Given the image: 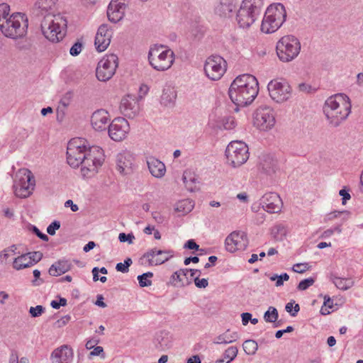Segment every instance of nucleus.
<instances>
[{
	"mask_svg": "<svg viewBox=\"0 0 363 363\" xmlns=\"http://www.w3.org/2000/svg\"><path fill=\"white\" fill-rule=\"evenodd\" d=\"M9 363H18V354L16 350L11 351Z\"/></svg>",
	"mask_w": 363,
	"mask_h": 363,
	"instance_id": "obj_57",
	"label": "nucleus"
},
{
	"mask_svg": "<svg viewBox=\"0 0 363 363\" xmlns=\"http://www.w3.org/2000/svg\"><path fill=\"white\" fill-rule=\"evenodd\" d=\"M235 9V5L228 1H220L215 7V13L221 17H228Z\"/></svg>",
	"mask_w": 363,
	"mask_h": 363,
	"instance_id": "obj_31",
	"label": "nucleus"
},
{
	"mask_svg": "<svg viewBox=\"0 0 363 363\" xmlns=\"http://www.w3.org/2000/svg\"><path fill=\"white\" fill-rule=\"evenodd\" d=\"M72 264L66 259H60L52 264L49 268L48 273L50 276L57 277L69 271Z\"/></svg>",
	"mask_w": 363,
	"mask_h": 363,
	"instance_id": "obj_29",
	"label": "nucleus"
},
{
	"mask_svg": "<svg viewBox=\"0 0 363 363\" xmlns=\"http://www.w3.org/2000/svg\"><path fill=\"white\" fill-rule=\"evenodd\" d=\"M298 89L301 91L309 93L311 90V86L309 84L302 83L299 84Z\"/></svg>",
	"mask_w": 363,
	"mask_h": 363,
	"instance_id": "obj_63",
	"label": "nucleus"
},
{
	"mask_svg": "<svg viewBox=\"0 0 363 363\" xmlns=\"http://www.w3.org/2000/svg\"><path fill=\"white\" fill-rule=\"evenodd\" d=\"M60 228V223L57 220L53 221L47 228V232L50 235H54L55 231Z\"/></svg>",
	"mask_w": 363,
	"mask_h": 363,
	"instance_id": "obj_51",
	"label": "nucleus"
},
{
	"mask_svg": "<svg viewBox=\"0 0 363 363\" xmlns=\"http://www.w3.org/2000/svg\"><path fill=\"white\" fill-rule=\"evenodd\" d=\"M10 6L7 4H0V30L6 38L21 39L28 33V19L21 12L9 15Z\"/></svg>",
	"mask_w": 363,
	"mask_h": 363,
	"instance_id": "obj_3",
	"label": "nucleus"
},
{
	"mask_svg": "<svg viewBox=\"0 0 363 363\" xmlns=\"http://www.w3.org/2000/svg\"><path fill=\"white\" fill-rule=\"evenodd\" d=\"M259 169L262 172L273 176L277 170V161L272 155H262L259 157Z\"/></svg>",
	"mask_w": 363,
	"mask_h": 363,
	"instance_id": "obj_25",
	"label": "nucleus"
},
{
	"mask_svg": "<svg viewBox=\"0 0 363 363\" xmlns=\"http://www.w3.org/2000/svg\"><path fill=\"white\" fill-rule=\"evenodd\" d=\"M339 194L342 196V203L344 204L347 200L350 199V195L348 192H347L344 189H341L339 192Z\"/></svg>",
	"mask_w": 363,
	"mask_h": 363,
	"instance_id": "obj_64",
	"label": "nucleus"
},
{
	"mask_svg": "<svg viewBox=\"0 0 363 363\" xmlns=\"http://www.w3.org/2000/svg\"><path fill=\"white\" fill-rule=\"evenodd\" d=\"M242 322L243 325H247L248 322L251 320L252 314L250 313H243L241 315Z\"/></svg>",
	"mask_w": 363,
	"mask_h": 363,
	"instance_id": "obj_61",
	"label": "nucleus"
},
{
	"mask_svg": "<svg viewBox=\"0 0 363 363\" xmlns=\"http://www.w3.org/2000/svg\"><path fill=\"white\" fill-rule=\"evenodd\" d=\"M351 107L349 97L339 94L328 97L323 109L328 124L337 128L348 118L351 113Z\"/></svg>",
	"mask_w": 363,
	"mask_h": 363,
	"instance_id": "obj_5",
	"label": "nucleus"
},
{
	"mask_svg": "<svg viewBox=\"0 0 363 363\" xmlns=\"http://www.w3.org/2000/svg\"><path fill=\"white\" fill-rule=\"evenodd\" d=\"M247 145L242 141H232L227 146L225 155L228 162L234 167H240L249 158Z\"/></svg>",
	"mask_w": 363,
	"mask_h": 363,
	"instance_id": "obj_10",
	"label": "nucleus"
},
{
	"mask_svg": "<svg viewBox=\"0 0 363 363\" xmlns=\"http://www.w3.org/2000/svg\"><path fill=\"white\" fill-rule=\"evenodd\" d=\"M194 206V203L190 199H184L177 203L175 211L180 213L182 215L189 213L192 211Z\"/></svg>",
	"mask_w": 363,
	"mask_h": 363,
	"instance_id": "obj_34",
	"label": "nucleus"
},
{
	"mask_svg": "<svg viewBox=\"0 0 363 363\" xmlns=\"http://www.w3.org/2000/svg\"><path fill=\"white\" fill-rule=\"evenodd\" d=\"M177 99V91L170 85H166L162 90L160 102L165 106H173Z\"/></svg>",
	"mask_w": 363,
	"mask_h": 363,
	"instance_id": "obj_30",
	"label": "nucleus"
},
{
	"mask_svg": "<svg viewBox=\"0 0 363 363\" xmlns=\"http://www.w3.org/2000/svg\"><path fill=\"white\" fill-rule=\"evenodd\" d=\"M184 248L190 250H199V245H197L194 240H189L184 245Z\"/></svg>",
	"mask_w": 363,
	"mask_h": 363,
	"instance_id": "obj_56",
	"label": "nucleus"
},
{
	"mask_svg": "<svg viewBox=\"0 0 363 363\" xmlns=\"http://www.w3.org/2000/svg\"><path fill=\"white\" fill-rule=\"evenodd\" d=\"M13 268L20 270L32 266V262L29 255L24 254L15 258L13 262Z\"/></svg>",
	"mask_w": 363,
	"mask_h": 363,
	"instance_id": "obj_35",
	"label": "nucleus"
},
{
	"mask_svg": "<svg viewBox=\"0 0 363 363\" xmlns=\"http://www.w3.org/2000/svg\"><path fill=\"white\" fill-rule=\"evenodd\" d=\"M133 262L130 258H126L124 263L119 262L116 264V269L118 272L126 273L128 272L129 267L132 264Z\"/></svg>",
	"mask_w": 363,
	"mask_h": 363,
	"instance_id": "obj_42",
	"label": "nucleus"
},
{
	"mask_svg": "<svg viewBox=\"0 0 363 363\" xmlns=\"http://www.w3.org/2000/svg\"><path fill=\"white\" fill-rule=\"evenodd\" d=\"M264 318L266 322H269V323L276 322L278 318L277 310L274 307L270 306L269 308L268 311H267L264 313Z\"/></svg>",
	"mask_w": 363,
	"mask_h": 363,
	"instance_id": "obj_40",
	"label": "nucleus"
},
{
	"mask_svg": "<svg viewBox=\"0 0 363 363\" xmlns=\"http://www.w3.org/2000/svg\"><path fill=\"white\" fill-rule=\"evenodd\" d=\"M247 244L246 235L242 232L234 231L225 239V249L230 252L244 250L247 247Z\"/></svg>",
	"mask_w": 363,
	"mask_h": 363,
	"instance_id": "obj_17",
	"label": "nucleus"
},
{
	"mask_svg": "<svg viewBox=\"0 0 363 363\" xmlns=\"http://www.w3.org/2000/svg\"><path fill=\"white\" fill-rule=\"evenodd\" d=\"M59 0H36L33 13L43 17L40 28L44 36L53 43L59 42L65 35L67 21L60 13L55 14L58 9Z\"/></svg>",
	"mask_w": 363,
	"mask_h": 363,
	"instance_id": "obj_2",
	"label": "nucleus"
},
{
	"mask_svg": "<svg viewBox=\"0 0 363 363\" xmlns=\"http://www.w3.org/2000/svg\"><path fill=\"white\" fill-rule=\"evenodd\" d=\"M315 282V280L313 278L310 277L306 279H303L301 281L297 286V289L299 291H304L307 289L308 287L312 286Z\"/></svg>",
	"mask_w": 363,
	"mask_h": 363,
	"instance_id": "obj_44",
	"label": "nucleus"
},
{
	"mask_svg": "<svg viewBox=\"0 0 363 363\" xmlns=\"http://www.w3.org/2000/svg\"><path fill=\"white\" fill-rule=\"evenodd\" d=\"M65 207H70L73 212H76L79 210L77 205L74 204L72 200H67L65 203Z\"/></svg>",
	"mask_w": 363,
	"mask_h": 363,
	"instance_id": "obj_62",
	"label": "nucleus"
},
{
	"mask_svg": "<svg viewBox=\"0 0 363 363\" xmlns=\"http://www.w3.org/2000/svg\"><path fill=\"white\" fill-rule=\"evenodd\" d=\"M121 112L128 118H133L139 112V106L134 96H124L120 104Z\"/></svg>",
	"mask_w": 363,
	"mask_h": 363,
	"instance_id": "obj_21",
	"label": "nucleus"
},
{
	"mask_svg": "<svg viewBox=\"0 0 363 363\" xmlns=\"http://www.w3.org/2000/svg\"><path fill=\"white\" fill-rule=\"evenodd\" d=\"M109 120L108 113L104 109H99L93 113L91 123L94 129L101 131L106 128Z\"/></svg>",
	"mask_w": 363,
	"mask_h": 363,
	"instance_id": "obj_24",
	"label": "nucleus"
},
{
	"mask_svg": "<svg viewBox=\"0 0 363 363\" xmlns=\"http://www.w3.org/2000/svg\"><path fill=\"white\" fill-rule=\"evenodd\" d=\"M90 356H97L101 355L102 358L105 357V354L104 352V349L101 346H96L94 348V350L90 352Z\"/></svg>",
	"mask_w": 363,
	"mask_h": 363,
	"instance_id": "obj_55",
	"label": "nucleus"
},
{
	"mask_svg": "<svg viewBox=\"0 0 363 363\" xmlns=\"http://www.w3.org/2000/svg\"><path fill=\"white\" fill-rule=\"evenodd\" d=\"M301 45L299 40L292 35L283 36L276 45L277 55L283 62H289L297 57L300 53Z\"/></svg>",
	"mask_w": 363,
	"mask_h": 363,
	"instance_id": "obj_9",
	"label": "nucleus"
},
{
	"mask_svg": "<svg viewBox=\"0 0 363 363\" xmlns=\"http://www.w3.org/2000/svg\"><path fill=\"white\" fill-rule=\"evenodd\" d=\"M238 338L239 335L237 332L230 333V330H227L225 333L216 337L213 342L216 345H226L235 342Z\"/></svg>",
	"mask_w": 363,
	"mask_h": 363,
	"instance_id": "obj_32",
	"label": "nucleus"
},
{
	"mask_svg": "<svg viewBox=\"0 0 363 363\" xmlns=\"http://www.w3.org/2000/svg\"><path fill=\"white\" fill-rule=\"evenodd\" d=\"M286 11L282 4L269 5L263 17L260 30L264 33H272L277 31L285 22Z\"/></svg>",
	"mask_w": 363,
	"mask_h": 363,
	"instance_id": "obj_7",
	"label": "nucleus"
},
{
	"mask_svg": "<svg viewBox=\"0 0 363 363\" xmlns=\"http://www.w3.org/2000/svg\"><path fill=\"white\" fill-rule=\"evenodd\" d=\"M126 7L125 2L111 0L107 10L108 20L113 23L120 21L124 16Z\"/></svg>",
	"mask_w": 363,
	"mask_h": 363,
	"instance_id": "obj_20",
	"label": "nucleus"
},
{
	"mask_svg": "<svg viewBox=\"0 0 363 363\" xmlns=\"http://www.w3.org/2000/svg\"><path fill=\"white\" fill-rule=\"evenodd\" d=\"M226 69V61L219 55L208 57L204 64L206 75L213 81L220 79L225 74Z\"/></svg>",
	"mask_w": 363,
	"mask_h": 363,
	"instance_id": "obj_14",
	"label": "nucleus"
},
{
	"mask_svg": "<svg viewBox=\"0 0 363 363\" xmlns=\"http://www.w3.org/2000/svg\"><path fill=\"white\" fill-rule=\"evenodd\" d=\"M18 181L13 185L15 195L19 198L28 197L34 190L35 179L31 172L23 169L19 172Z\"/></svg>",
	"mask_w": 363,
	"mask_h": 363,
	"instance_id": "obj_15",
	"label": "nucleus"
},
{
	"mask_svg": "<svg viewBox=\"0 0 363 363\" xmlns=\"http://www.w3.org/2000/svg\"><path fill=\"white\" fill-rule=\"evenodd\" d=\"M263 208L270 213H276L281 211L283 202L280 196L273 192L264 194L262 199Z\"/></svg>",
	"mask_w": 363,
	"mask_h": 363,
	"instance_id": "obj_18",
	"label": "nucleus"
},
{
	"mask_svg": "<svg viewBox=\"0 0 363 363\" xmlns=\"http://www.w3.org/2000/svg\"><path fill=\"white\" fill-rule=\"evenodd\" d=\"M133 155L128 152L119 153L116 157V165L119 172L123 175L130 174L133 170Z\"/></svg>",
	"mask_w": 363,
	"mask_h": 363,
	"instance_id": "obj_22",
	"label": "nucleus"
},
{
	"mask_svg": "<svg viewBox=\"0 0 363 363\" xmlns=\"http://www.w3.org/2000/svg\"><path fill=\"white\" fill-rule=\"evenodd\" d=\"M72 356V349L67 345H63L53 351L52 354V363H69Z\"/></svg>",
	"mask_w": 363,
	"mask_h": 363,
	"instance_id": "obj_26",
	"label": "nucleus"
},
{
	"mask_svg": "<svg viewBox=\"0 0 363 363\" xmlns=\"http://www.w3.org/2000/svg\"><path fill=\"white\" fill-rule=\"evenodd\" d=\"M330 279L337 289L343 291L350 289L354 285V281L351 278H341L332 274Z\"/></svg>",
	"mask_w": 363,
	"mask_h": 363,
	"instance_id": "obj_33",
	"label": "nucleus"
},
{
	"mask_svg": "<svg viewBox=\"0 0 363 363\" xmlns=\"http://www.w3.org/2000/svg\"><path fill=\"white\" fill-rule=\"evenodd\" d=\"M263 0H243L237 12L236 20L240 28H250L261 13Z\"/></svg>",
	"mask_w": 363,
	"mask_h": 363,
	"instance_id": "obj_8",
	"label": "nucleus"
},
{
	"mask_svg": "<svg viewBox=\"0 0 363 363\" xmlns=\"http://www.w3.org/2000/svg\"><path fill=\"white\" fill-rule=\"evenodd\" d=\"M229 96L237 106H245L250 104L259 92L257 79L251 74L237 77L229 88Z\"/></svg>",
	"mask_w": 363,
	"mask_h": 363,
	"instance_id": "obj_4",
	"label": "nucleus"
},
{
	"mask_svg": "<svg viewBox=\"0 0 363 363\" xmlns=\"http://www.w3.org/2000/svg\"><path fill=\"white\" fill-rule=\"evenodd\" d=\"M130 131V125L124 118H114L108 126V135L114 141L124 140Z\"/></svg>",
	"mask_w": 363,
	"mask_h": 363,
	"instance_id": "obj_16",
	"label": "nucleus"
},
{
	"mask_svg": "<svg viewBox=\"0 0 363 363\" xmlns=\"http://www.w3.org/2000/svg\"><path fill=\"white\" fill-rule=\"evenodd\" d=\"M267 89L271 99L277 103H284L289 100L292 95V88L284 79H274L271 80Z\"/></svg>",
	"mask_w": 363,
	"mask_h": 363,
	"instance_id": "obj_11",
	"label": "nucleus"
},
{
	"mask_svg": "<svg viewBox=\"0 0 363 363\" xmlns=\"http://www.w3.org/2000/svg\"><path fill=\"white\" fill-rule=\"evenodd\" d=\"M173 256L171 251L152 249L144 255L147 258L150 265H159L167 261Z\"/></svg>",
	"mask_w": 363,
	"mask_h": 363,
	"instance_id": "obj_23",
	"label": "nucleus"
},
{
	"mask_svg": "<svg viewBox=\"0 0 363 363\" xmlns=\"http://www.w3.org/2000/svg\"><path fill=\"white\" fill-rule=\"evenodd\" d=\"M242 347L247 354L253 355L258 349V345L257 342L253 340H247L243 342Z\"/></svg>",
	"mask_w": 363,
	"mask_h": 363,
	"instance_id": "obj_36",
	"label": "nucleus"
},
{
	"mask_svg": "<svg viewBox=\"0 0 363 363\" xmlns=\"http://www.w3.org/2000/svg\"><path fill=\"white\" fill-rule=\"evenodd\" d=\"M112 38V30L107 25L103 24L99 26L95 38L96 48L99 52L104 51L110 45Z\"/></svg>",
	"mask_w": 363,
	"mask_h": 363,
	"instance_id": "obj_19",
	"label": "nucleus"
},
{
	"mask_svg": "<svg viewBox=\"0 0 363 363\" xmlns=\"http://www.w3.org/2000/svg\"><path fill=\"white\" fill-rule=\"evenodd\" d=\"M238 353V349L235 346L229 347L223 352V357L226 362L225 363H230L235 359Z\"/></svg>",
	"mask_w": 363,
	"mask_h": 363,
	"instance_id": "obj_38",
	"label": "nucleus"
},
{
	"mask_svg": "<svg viewBox=\"0 0 363 363\" xmlns=\"http://www.w3.org/2000/svg\"><path fill=\"white\" fill-rule=\"evenodd\" d=\"M82 44L79 42L75 43L70 48L69 53L72 56H77L82 51Z\"/></svg>",
	"mask_w": 363,
	"mask_h": 363,
	"instance_id": "obj_50",
	"label": "nucleus"
},
{
	"mask_svg": "<svg viewBox=\"0 0 363 363\" xmlns=\"http://www.w3.org/2000/svg\"><path fill=\"white\" fill-rule=\"evenodd\" d=\"M270 280L271 281H276V286H281L284 284V281L282 280V278L281 277L280 275H278V274H273L272 276L270 277Z\"/></svg>",
	"mask_w": 363,
	"mask_h": 363,
	"instance_id": "obj_59",
	"label": "nucleus"
},
{
	"mask_svg": "<svg viewBox=\"0 0 363 363\" xmlns=\"http://www.w3.org/2000/svg\"><path fill=\"white\" fill-rule=\"evenodd\" d=\"M223 126L226 130L233 129L235 126V118L232 116L224 118L223 119Z\"/></svg>",
	"mask_w": 363,
	"mask_h": 363,
	"instance_id": "obj_45",
	"label": "nucleus"
},
{
	"mask_svg": "<svg viewBox=\"0 0 363 363\" xmlns=\"http://www.w3.org/2000/svg\"><path fill=\"white\" fill-rule=\"evenodd\" d=\"M286 228L281 225L274 226L272 230V234L277 241H281L286 235Z\"/></svg>",
	"mask_w": 363,
	"mask_h": 363,
	"instance_id": "obj_37",
	"label": "nucleus"
},
{
	"mask_svg": "<svg viewBox=\"0 0 363 363\" xmlns=\"http://www.w3.org/2000/svg\"><path fill=\"white\" fill-rule=\"evenodd\" d=\"M292 269L296 273L302 274L308 269V264H296L293 266Z\"/></svg>",
	"mask_w": 363,
	"mask_h": 363,
	"instance_id": "obj_52",
	"label": "nucleus"
},
{
	"mask_svg": "<svg viewBox=\"0 0 363 363\" xmlns=\"http://www.w3.org/2000/svg\"><path fill=\"white\" fill-rule=\"evenodd\" d=\"M333 300H332L329 296H324V303L323 306L320 308V313L322 315H328L330 312L329 309L333 308Z\"/></svg>",
	"mask_w": 363,
	"mask_h": 363,
	"instance_id": "obj_41",
	"label": "nucleus"
},
{
	"mask_svg": "<svg viewBox=\"0 0 363 363\" xmlns=\"http://www.w3.org/2000/svg\"><path fill=\"white\" fill-rule=\"evenodd\" d=\"M28 255H29V257H30L32 266L38 263L43 258V253L39 251L29 252Z\"/></svg>",
	"mask_w": 363,
	"mask_h": 363,
	"instance_id": "obj_48",
	"label": "nucleus"
},
{
	"mask_svg": "<svg viewBox=\"0 0 363 363\" xmlns=\"http://www.w3.org/2000/svg\"><path fill=\"white\" fill-rule=\"evenodd\" d=\"M153 277L152 272H146L138 277V280L140 287L150 286L152 285L151 278Z\"/></svg>",
	"mask_w": 363,
	"mask_h": 363,
	"instance_id": "obj_39",
	"label": "nucleus"
},
{
	"mask_svg": "<svg viewBox=\"0 0 363 363\" xmlns=\"http://www.w3.org/2000/svg\"><path fill=\"white\" fill-rule=\"evenodd\" d=\"M118 57L114 54L107 55L98 63L96 71L97 79L101 82L109 80L115 74L118 65Z\"/></svg>",
	"mask_w": 363,
	"mask_h": 363,
	"instance_id": "obj_13",
	"label": "nucleus"
},
{
	"mask_svg": "<svg viewBox=\"0 0 363 363\" xmlns=\"http://www.w3.org/2000/svg\"><path fill=\"white\" fill-rule=\"evenodd\" d=\"M189 269H182L174 272L171 277V281L176 287H184L191 283L189 277Z\"/></svg>",
	"mask_w": 363,
	"mask_h": 363,
	"instance_id": "obj_28",
	"label": "nucleus"
},
{
	"mask_svg": "<svg viewBox=\"0 0 363 363\" xmlns=\"http://www.w3.org/2000/svg\"><path fill=\"white\" fill-rule=\"evenodd\" d=\"M253 123L259 130H271L276 123L274 111L267 106H259L253 114Z\"/></svg>",
	"mask_w": 363,
	"mask_h": 363,
	"instance_id": "obj_12",
	"label": "nucleus"
},
{
	"mask_svg": "<svg viewBox=\"0 0 363 363\" xmlns=\"http://www.w3.org/2000/svg\"><path fill=\"white\" fill-rule=\"evenodd\" d=\"M183 181H184V183L185 184L186 188L190 191H193L194 187L191 184H189V182L194 183L196 181V179L194 178V177H192V175L190 172H185L184 173Z\"/></svg>",
	"mask_w": 363,
	"mask_h": 363,
	"instance_id": "obj_43",
	"label": "nucleus"
},
{
	"mask_svg": "<svg viewBox=\"0 0 363 363\" xmlns=\"http://www.w3.org/2000/svg\"><path fill=\"white\" fill-rule=\"evenodd\" d=\"M343 213L348 214V212L346 211H335L330 212L325 216L324 221L325 223H327L328 221H331V220H334L335 218H338L341 214H343Z\"/></svg>",
	"mask_w": 363,
	"mask_h": 363,
	"instance_id": "obj_47",
	"label": "nucleus"
},
{
	"mask_svg": "<svg viewBox=\"0 0 363 363\" xmlns=\"http://www.w3.org/2000/svg\"><path fill=\"white\" fill-rule=\"evenodd\" d=\"M44 311L45 308L40 305H38L35 307H30L29 309V313L33 318H36L41 315L44 313Z\"/></svg>",
	"mask_w": 363,
	"mask_h": 363,
	"instance_id": "obj_46",
	"label": "nucleus"
},
{
	"mask_svg": "<svg viewBox=\"0 0 363 363\" xmlns=\"http://www.w3.org/2000/svg\"><path fill=\"white\" fill-rule=\"evenodd\" d=\"M70 319H71V317L69 315H65L55 322V326L57 328L63 327L66 324L68 323V322L70 320Z\"/></svg>",
	"mask_w": 363,
	"mask_h": 363,
	"instance_id": "obj_54",
	"label": "nucleus"
},
{
	"mask_svg": "<svg viewBox=\"0 0 363 363\" xmlns=\"http://www.w3.org/2000/svg\"><path fill=\"white\" fill-rule=\"evenodd\" d=\"M174 53L164 45L155 44L148 52V62L152 67L160 72L169 69L174 62Z\"/></svg>",
	"mask_w": 363,
	"mask_h": 363,
	"instance_id": "obj_6",
	"label": "nucleus"
},
{
	"mask_svg": "<svg viewBox=\"0 0 363 363\" xmlns=\"http://www.w3.org/2000/svg\"><path fill=\"white\" fill-rule=\"evenodd\" d=\"M135 237L133 234H125L124 233H121L118 235V240L121 242H128L129 244H132Z\"/></svg>",
	"mask_w": 363,
	"mask_h": 363,
	"instance_id": "obj_49",
	"label": "nucleus"
},
{
	"mask_svg": "<svg viewBox=\"0 0 363 363\" xmlns=\"http://www.w3.org/2000/svg\"><path fill=\"white\" fill-rule=\"evenodd\" d=\"M33 231L41 240H43L44 241L48 240L49 238H48V235L41 233L37 227L33 226Z\"/></svg>",
	"mask_w": 363,
	"mask_h": 363,
	"instance_id": "obj_58",
	"label": "nucleus"
},
{
	"mask_svg": "<svg viewBox=\"0 0 363 363\" xmlns=\"http://www.w3.org/2000/svg\"><path fill=\"white\" fill-rule=\"evenodd\" d=\"M147 164L150 174L156 178H162L166 172L164 164L154 157L147 158Z\"/></svg>",
	"mask_w": 363,
	"mask_h": 363,
	"instance_id": "obj_27",
	"label": "nucleus"
},
{
	"mask_svg": "<svg viewBox=\"0 0 363 363\" xmlns=\"http://www.w3.org/2000/svg\"><path fill=\"white\" fill-rule=\"evenodd\" d=\"M84 139L77 138L69 140L67 148V161L72 168L81 167L84 178L93 177L103 162V150L99 146L87 147Z\"/></svg>",
	"mask_w": 363,
	"mask_h": 363,
	"instance_id": "obj_1",
	"label": "nucleus"
},
{
	"mask_svg": "<svg viewBox=\"0 0 363 363\" xmlns=\"http://www.w3.org/2000/svg\"><path fill=\"white\" fill-rule=\"evenodd\" d=\"M33 273L35 277V279L33 281V285H40L42 284L43 281L40 279V272L38 269H35Z\"/></svg>",
	"mask_w": 363,
	"mask_h": 363,
	"instance_id": "obj_60",
	"label": "nucleus"
},
{
	"mask_svg": "<svg viewBox=\"0 0 363 363\" xmlns=\"http://www.w3.org/2000/svg\"><path fill=\"white\" fill-rule=\"evenodd\" d=\"M194 283L196 287L198 288H206L208 285V280L206 279H199V277H195L194 279Z\"/></svg>",
	"mask_w": 363,
	"mask_h": 363,
	"instance_id": "obj_53",
	"label": "nucleus"
}]
</instances>
